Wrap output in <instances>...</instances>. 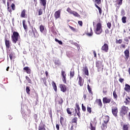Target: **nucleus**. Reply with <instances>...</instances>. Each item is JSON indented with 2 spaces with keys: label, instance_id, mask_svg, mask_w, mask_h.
<instances>
[{
  "label": "nucleus",
  "instance_id": "48",
  "mask_svg": "<svg viewBox=\"0 0 130 130\" xmlns=\"http://www.w3.org/2000/svg\"><path fill=\"white\" fill-rule=\"evenodd\" d=\"M116 43L119 44H121V43H122V39H119L118 40H116Z\"/></svg>",
  "mask_w": 130,
  "mask_h": 130
},
{
  "label": "nucleus",
  "instance_id": "63",
  "mask_svg": "<svg viewBox=\"0 0 130 130\" xmlns=\"http://www.w3.org/2000/svg\"><path fill=\"white\" fill-rule=\"evenodd\" d=\"M93 55L94 57H97V54L96 53V51H93Z\"/></svg>",
  "mask_w": 130,
  "mask_h": 130
},
{
  "label": "nucleus",
  "instance_id": "28",
  "mask_svg": "<svg viewBox=\"0 0 130 130\" xmlns=\"http://www.w3.org/2000/svg\"><path fill=\"white\" fill-rule=\"evenodd\" d=\"M72 111H74V109L73 108H68L67 109V112L68 113V114H70V115H72Z\"/></svg>",
  "mask_w": 130,
  "mask_h": 130
},
{
  "label": "nucleus",
  "instance_id": "64",
  "mask_svg": "<svg viewBox=\"0 0 130 130\" xmlns=\"http://www.w3.org/2000/svg\"><path fill=\"white\" fill-rule=\"evenodd\" d=\"M56 127L57 130H59V125L58 124H56Z\"/></svg>",
  "mask_w": 130,
  "mask_h": 130
},
{
  "label": "nucleus",
  "instance_id": "33",
  "mask_svg": "<svg viewBox=\"0 0 130 130\" xmlns=\"http://www.w3.org/2000/svg\"><path fill=\"white\" fill-rule=\"evenodd\" d=\"M128 127H129V124H124L123 125V130H128Z\"/></svg>",
  "mask_w": 130,
  "mask_h": 130
},
{
  "label": "nucleus",
  "instance_id": "60",
  "mask_svg": "<svg viewBox=\"0 0 130 130\" xmlns=\"http://www.w3.org/2000/svg\"><path fill=\"white\" fill-rule=\"evenodd\" d=\"M14 54H13V53H11L10 55H9V57L11 59V60H12V59H13V56Z\"/></svg>",
  "mask_w": 130,
  "mask_h": 130
},
{
  "label": "nucleus",
  "instance_id": "52",
  "mask_svg": "<svg viewBox=\"0 0 130 130\" xmlns=\"http://www.w3.org/2000/svg\"><path fill=\"white\" fill-rule=\"evenodd\" d=\"M25 79L29 84H31V79H30V78H29L28 76H26Z\"/></svg>",
  "mask_w": 130,
  "mask_h": 130
},
{
  "label": "nucleus",
  "instance_id": "27",
  "mask_svg": "<svg viewBox=\"0 0 130 130\" xmlns=\"http://www.w3.org/2000/svg\"><path fill=\"white\" fill-rule=\"evenodd\" d=\"M22 24L25 31H27V29H28V26H27V24H26L25 20H22Z\"/></svg>",
  "mask_w": 130,
  "mask_h": 130
},
{
  "label": "nucleus",
  "instance_id": "62",
  "mask_svg": "<svg viewBox=\"0 0 130 130\" xmlns=\"http://www.w3.org/2000/svg\"><path fill=\"white\" fill-rule=\"evenodd\" d=\"M105 35H106V34H108L109 33V29H106L105 30Z\"/></svg>",
  "mask_w": 130,
  "mask_h": 130
},
{
  "label": "nucleus",
  "instance_id": "29",
  "mask_svg": "<svg viewBox=\"0 0 130 130\" xmlns=\"http://www.w3.org/2000/svg\"><path fill=\"white\" fill-rule=\"evenodd\" d=\"M129 100H130L129 96H127V99H125V100L124 102V103H125V105H129V103H130Z\"/></svg>",
  "mask_w": 130,
  "mask_h": 130
},
{
  "label": "nucleus",
  "instance_id": "36",
  "mask_svg": "<svg viewBox=\"0 0 130 130\" xmlns=\"http://www.w3.org/2000/svg\"><path fill=\"white\" fill-rule=\"evenodd\" d=\"M45 124L39 125V130H45Z\"/></svg>",
  "mask_w": 130,
  "mask_h": 130
},
{
  "label": "nucleus",
  "instance_id": "17",
  "mask_svg": "<svg viewBox=\"0 0 130 130\" xmlns=\"http://www.w3.org/2000/svg\"><path fill=\"white\" fill-rule=\"evenodd\" d=\"M60 90L63 92H67V86L63 85V84H60Z\"/></svg>",
  "mask_w": 130,
  "mask_h": 130
},
{
  "label": "nucleus",
  "instance_id": "55",
  "mask_svg": "<svg viewBox=\"0 0 130 130\" xmlns=\"http://www.w3.org/2000/svg\"><path fill=\"white\" fill-rule=\"evenodd\" d=\"M74 45H75V46H76V47H77V48H80V45L77 43H74Z\"/></svg>",
  "mask_w": 130,
  "mask_h": 130
},
{
  "label": "nucleus",
  "instance_id": "8",
  "mask_svg": "<svg viewBox=\"0 0 130 130\" xmlns=\"http://www.w3.org/2000/svg\"><path fill=\"white\" fill-rule=\"evenodd\" d=\"M61 75L62 76V80L64 84H67V74L66 72L63 70L61 72Z\"/></svg>",
  "mask_w": 130,
  "mask_h": 130
},
{
  "label": "nucleus",
  "instance_id": "56",
  "mask_svg": "<svg viewBox=\"0 0 130 130\" xmlns=\"http://www.w3.org/2000/svg\"><path fill=\"white\" fill-rule=\"evenodd\" d=\"M78 24L79 25V26H81V27H82V26H83V21H78Z\"/></svg>",
  "mask_w": 130,
  "mask_h": 130
},
{
  "label": "nucleus",
  "instance_id": "1",
  "mask_svg": "<svg viewBox=\"0 0 130 130\" xmlns=\"http://www.w3.org/2000/svg\"><path fill=\"white\" fill-rule=\"evenodd\" d=\"M112 113L115 117H117V114L118 113V108L117 107V104L115 102H112Z\"/></svg>",
  "mask_w": 130,
  "mask_h": 130
},
{
  "label": "nucleus",
  "instance_id": "45",
  "mask_svg": "<svg viewBox=\"0 0 130 130\" xmlns=\"http://www.w3.org/2000/svg\"><path fill=\"white\" fill-rule=\"evenodd\" d=\"M26 91L27 94H28V95H30V87L27 86L26 88Z\"/></svg>",
  "mask_w": 130,
  "mask_h": 130
},
{
  "label": "nucleus",
  "instance_id": "7",
  "mask_svg": "<svg viewBox=\"0 0 130 130\" xmlns=\"http://www.w3.org/2000/svg\"><path fill=\"white\" fill-rule=\"evenodd\" d=\"M5 45L6 46V48H10L11 45H10V36L8 37L7 35H5Z\"/></svg>",
  "mask_w": 130,
  "mask_h": 130
},
{
  "label": "nucleus",
  "instance_id": "13",
  "mask_svg": "<svg viewBox=\"0 0 130 130\" xmlns=\"http://www.w3.org/2000/svg\"><path fill=\"white\" fill-rule=\"evenodd\" d=\"M71 124H74L75 126L78 125V118L77 117H73L70 122Z\"/></svg>",
  "mask_w": 130,
  "mask_h": 130
},
{
  "label": "nucleus",
  "instance_id": "12",
  "mask_svg": "<svg viewBox=\"0 0 130 130\" xmlns=\"http://www.w3.org/2000/svg\"><path fill=\"white\" fill-rule=\"evenodd\" d=\"M90 130H96V123L95 121H91L90 123Z\"/></svg>",
  "mask_w": 130,
  "mask_h": 130
},
{
  "label": "nucleus",
  "instance_id": "54",
  "mask_svg": "<svg viewBox=\"0 0 130 130\" xmlns=\"http://www.w3.org/2000/svg\"><path fill=\"white\" fill-rule=\"evenodd\" d=\"M107 27H108V28L109 29H111V28L112 25H111V23L110 22H108L107 23Z\"/></svg>",
  "mask_w": 130,
  "mask_h": 130
},
{
  "label": "nucleus",
  "instance_id": "34",
  "mask_svg": "<svg viewBox=\"0 0 130 130\" xmlns=\"http://www.w3.org/2000/svg\"><path fill=\"white\" fill-rule=\"evenodd\" d=\"M113 96L114 99L117 100V98H118V96L117 95V94H116V90L115 89L113 92Z\"/></svg>",
  "mask_w": 130,
  "mask_h": 130
},
{
  "label": "nucleus",
  "instance_id": "11",
  "mask_svg": "<svg viewBox=\"0 0 130 130\" xmlns=\"http://www.w3.org/2000/svg\"><path fill=\"white\" fill-rule=\"evenodd\" d=\"M77 79H78V84L80 87H83L84 85V80L83 78H82V77L81 76L78 75Z\"/></svg>",
  "mask_w": 130,
  "mask_h": 130
},
{
  "label": "nucleus",
  "instance_id": "10",
  "mask_svg": "<svg viewBox=\"0 0 130 130\" xmlns=\"http://www.w3.org/2000/svg\"><path fill=\"white\" fill-rule=\"evenodd\" d=\"M61 12V10L59 9L56 11L54 13V17L55 20H57V19H59L60 18V13Z\"/></svg>",
  "mask_w": 130,
  "mask_h": 130
},
{
  "label": "nucleus",
  "instance_id": "6",
  "mask_svg": "<svg viewBox=\"0 0 130 130\" xmlns=\"http://www.w3.org/2000/svg\"><path fill=\"white\" fill-rule=\"evenodd\" d=\"M102 24H101V23H98L96 24V27L95 30V34H97V35H100L101 33H102Z\"/></svg>",
  "mask_w": 130,
  "mask_h": 130
},
{
  "label": "nucleus",
  "instance_id": "18",
  "mask_svg": "<svg viewBox=\"0 0 130 130\" xmlns=\"http://www.w3.org/2000/svg\"><path fill=\"white\" fill-rule=\"evenodd\" d=\"M95 102H96V104H98V105L99 106H100V107L101 108H102V106H103V104H102V102L101 101V99H96L95 100Z\"/></svg>",
  "mask_w": 130,
  "mask_h": 130
},
{
  "label": "nucleus",
  "instance_id": "57",
  "mask_svg": "<svg viewBox=\"0 0 130 130\" xmlns=\"http://www.w3.org/2000/svg\"><path fill=\"white\" fill-rule=\"evenodd\" d=\"M76 126V125H74L73 124H71V126L69 130H74V126Z\"/></svg>",
  "mask_w": 130,
  "mask_h": 130
},
{
  "label": "nucleus",
  "instance_id": "47",
  "mask_svg": "<svg viewBox=\"0 0 130 130\" xmlns=\"http://www.w3.org/2000/svg\"><path fill=\"white\" fill-rule=\"evenodd\" d=\"M55 41H56V42H57L58 43H59V44H60V45H62V42L61 41H59L57 39L55 38Z\"/></svg>",
  "mask_w": 130,
  "mask_h": 130
},
{
  "label": "nucleus",
  "instance_id": "44",
  "mask_svg": "<svg viewBox=\"0 0 130 130\" xmlns=\"http://www.w3.org/2000/svg\"><path fill=\"white\" fill-rule=\"evenodd\" d=\"M86 35L89 37H91L93 35V30H92V28L90 29V32H87L86 34Z\"/></svg>",
  "mask_w": 130,
  "mask_h": 130
},
{
  "label": "nucleus",
  "instance_id": "40",
  "mask_svg": "<svg viewBox=\"0 0 130 130\" xmlns=\"http://www.w3.org/2000/svg\"><path fill=\"white\" fill-rule=\"evenodd\" d=\"M87 112H88V113H89L90 114V113H91L92 108L91 107H90V106H87Z\"/></svg>",
  "mask_w": 130,
  "mask_h": 130
},
{
  "label": "nucleus",
  "instance_id": "14",
  "mask_svg": "<svg viewBox=\"0 0 130 130\" xmlns=\"http://www.w3.org/2000/svg\"><path fill=\"white\" fill-rule=\"evenodd\" d=\"M40 3L41 6H43L44 11L46 9V0H40Z\"/></svg>",
  "mask_w": 130,
  "mask_h": 130
},
{
  "label": "nucleus",
  "instance_id": "42",
  "mask_svg": "<svg viewBox=\"0 0 130 130\" xmlns=\"http://www.w3.org/2000/svg\"><path fill=\"white\" fill-rule=\"evenodd\" d=\"M40 31L41 33H43V31H44V26L43 25L40 26Z\"/></svg>",
  "mask_w": 130,
  "mask_h": 130
},
{
  "label": "nucleus",
  "instance_id": "51",
  "mask_svg": "<svg viewBox=\"0 0 130 130\" xmlns=\"http://www.w3.org/2000/svg\"><path fill=\"white\" fill-rule=\"evenodd\" d=\"M67 12H68V13H69V14H72V13L74 12V11H73L72 10V9H71V8H67Z\"/></svg>",
  "mask_w": 130,
  "mask_h": 130
},
{
  "label": "nucleus",
  "instance_id": "61",
  "mask_svg": "<svg viewBox=\"0 0 130 130\" xmlns=\"http://www.w3.org/2000/svg\"><path fill=\"white\" fill-rule=\"evenodd\" d=\"M69 28L71 29V30H72V31H76V29H75V28H74L73 26L69 25Z\"/></svg>",
  "mask_w": 130,
  "mask_h": 130
},
{
  "label": "nucleus",
  "instance_id": "4",
  "mask_svg": "<svg viewBox=\"0 0 130 130\" xmlns=\"http://www.w3.org/2000/svg\"><path fill=\"white\" fill-rule=\"evenodd\" d=\"M10 3H12V2H14V0H8L7 2V10L9 13H12V11H15L16 10V5H15V4L12 3L11 5V8H10Z\"/></svg>",
  "mask_w": 130,
  "mask_h": 130
},
{
  "label": "nucleus",
  "instance_id": "32",
  "mask_svg": "<svg viewBox=\"0 0 130 130\" xmlns=\"http://www.w3.org/2000/svg\"><path fill=\"white\" fill-rule=\"evenodd\" d=\"M71 15H74L75 17H78V18H81V16L80 15V14H79L76 11H73V12H72Z\"/></svg>",
  "mask_w": 130,
  "mask_h": 130
},
{
  "label": "nucleus",
  "instance_id": "38",
  "mask_svg": "<svg viewBox=\"0 0 130 130\" xmlns=\"http://www.w3.org/2000/svg\"><path fill=\"white\" fill-rule=\"evenodd\" d=\"M103 92L105 95H107V87H103Z\"/></svg>",
  "mask_w": 130,
  "mask_h": 130
},
{
  "label": "nucleus",
  "instance_id": "20",
  "mask_svg": "<svg viewBox=\"0 0 130 130\" xmlns=\"http://www.w3.org/2000/svg\"><path fill=\"white\" fill-rule=\"evenodd\" d=\"M124 90L127 92V93H130V86L128 84H125V87L124 88Z\"/></svg>",
  "mask_w": 130,
  "mask_h": 130
},
{
  "label": "nucleus",
  "instance_id": "24",
  "mask_svg": "<svg viewBox=\"0 0 130 130\" xmlns=\"http://www.w3.org/2000/svg\"><path fill=\"white\" fill-rule=\"evenodd\" d=\"M21 18H25L26 17V10L23 9L20 14Z\"/></svg>",
  "mask_w": 130,
  "mask_h": 130
},
{
  "label": "nucleus",
  "instance_id": "58",
  "mask_svg": "<svg viewBox=\"0 0 130 130\" xmlns=\"http://www.w3.org/2000/svg\"><path fill=\"white\" fill-rule=\"evenodd\" d=\"M123 81H124V79L123 78H120L119 79V82L120 83H123Z\"/></svg>",
  "mask_w": 130,
  "mask_h": 130
},
{
  "label": "nucleus",
  "instance_id": "37",
  "mask_svg": "<svg viewBox=\"0 0 130 130\" xmlns=\"http://www.w3.org/2000/svg\"><path fill=\"white\" fill-rule=\"evenodd\" d=\"M123 0H115V2L114 3H117V4L118 5V6H121L122 5V1Z\"/></svg>",
  "mask_w": 130,
  "mask_h": 130
},
{
  "label": "nucleus",
  "instance_id": "15",
  "mask_svg": "<svg viewBox=\"0 0 130 130\" xmlns=\"http://www.w3.org/2000/svg\"><path fill=\"white\" fill-rule=\"evenodd\" d=\"M125 55V60H127L128 59V57H129V50L128 49H126L124 52Z\"/></svg>",
  "mask_w": 130,
  "mask_h": 130
},
{
  "label": "nucleus",
  "instance_id": "2",
  "mask_svg": "<svg viewBox=\"0 0 130 130\" xmlns=\"http://www.w3.org/2000/svg\"><path fill=\"white\" fill-rule=\"evenodd\" d=\"M12 41L14 44H16L18 41H19V39L20 38V35L19 32L17 31H14L13 33V35L11 36Z\"/></svg>",
  "mask_w": 130,
  "mask_h": 130
},
{
  "label": "nucleus",
  "instance_id": "23",
  "mask_svg": "<svg viewBox=\"0 0 130 130\" xmlns=\"http://www.w3.org/2000/svg\"><path fill=\"white\" fill-rule=\"evenodd\" d=\"M51 84L54 91L56 92L57 91V87L56 86V83H55L54 81H52Z\"/></svg>",
  "mask_w": 130,
  "mask_h": 130
},
{
  "label": "nucleus",
  "instance_id": "21",
  "mask_svg": "<svg viewBox=\"0 0 130 130\" xmlns=\"http://www.w3.org/2000/svg\"><path fill=\"white\" fill-rule=\"evenodd\" d=\"M107 123H108L103 122V123L101 126L102 130H105L106 128H107Z\"/></svg>",
  "mask_w": 130,
  "mask_h": 130
},
{
  "label": "nucleus",
  "instance_id": "43",
  "mask_svg": "<svg viewBox=\"0 0 130 130\" xmlns=\"http://www.w3.org/2000/svg\"><path fill=\"white\" fill-rule=\"evenodd\" d=\"M122 22L123 24H125V23H126V17L123 16L122 17Z\"/></svg>",
  "mask_w": 130,
  "mask_h": 130
},
{
  "label": "nucleus",
  "instance_id": "50",
  "mask_svg": "<svg viewBox=\"0 0 130 130\" xmlns=\"http://www.w3.org/2000/svg\"><path fill=\"white\" fill-rule=\"evenodd\" d=\"M41 81H42L43 82L44 84H45V85L46 84V77L41 78Z\"/></svg>",
  "mask_w": 130,
  "mask_h": 130
},
{
  "label": "nucleus",
  "instance_id": "41",
  "mask_svg": "<svg viewBox=\"0 0 130 130\" xmlns=\"http://www.w3.org/2000/svg\"><path fill=\"white\" fill-rule=\"evenodd\" d=\"M64 121V118H63V117H62V116H60V123L61 124V125H62V124H63Z\"/></svg>",
  "mask_w": 130,
  "mask_h": 130
},
{
  "label": "nucleus",
  "instance_id": "49",
  "mask_svg": "<svg viewBox=\"0 0 130 130\" xmlns=\"http://www.w3.org/2000/svg\"><path fill=\"white\" fill-rule=\"evenodd\" d=\"M43 14V10H42V9H40L39 10V16H41V15H42Z\"/></svg>",
  "mask_w": 130,
  "mask_h": 130
},
{
  "label": "nucleus",
  "instance_id": "39",
  "mask_svg": "<svg viewBox=\"0 0 130 130\" xmlns=\"http://www.w3.org/2000/svg\"><path fill=\"white\" fill-rule=\"evenodd\" d=\"M87 89L88 90L89 93L93 95V92H92V88L90 87L89 84L87 85Z\"/></svg>",
  "mask_w": 130,
  "mask_h": 130
},
{
  "label": "nucleus",
  "instance_id": "35",
  "mask_svg": "<svg viewBox=\"0 0 130 130\" xmlns=\"http://www.w3.org/2000/svg\"><path fill=\"white\" fill-rule=\"evenodd\" d=\"M57 102L58 104L60 105H62V103H63V101L61 98H58Z\"/></svg>",
  "mask_w": 130,
  "mask_h": 130
},
{
  "label": "nucleus",
  "instance_id": "25",
  "mask_svg": "<svg viewBox=\"0 0 130 130\" xmlns=\"http://www.w3.org/2000/svg\"><path fill=\"white\" fill-rule=\"evenodd\" d=\"M24 71H26V72L28 74H31V69H30V68H29V67H25L23 68Z\"/></svg>",
  "mask_w": 130,
  "mask_h": 130
},
{
  "label": "nucleus",
  "instance_id": "19",
  "mask_svg": "<svg viewBox=\"0 0 130 130\" xmlns=\"http://www.w3.org/2000/svg\"><path fill=\"white\" fill-rule=\"evenodd\" d=\"M83 72L86 76H89V71L88 70V68L87 66H85L83 69Z\"/></svg>",
  "mask_w": 130,
  "mask_h": 130
},
{
  "label": "nucleus",
  "instance_id": "3",
  "mask_svg": "<svg viewBox=\"0 0 130 130\" xmlns=\"http://www.w3.org/2000/svg\"><path fill=\"white\" fill-rule=\"evenodd\" d=\"M96 68L98 69V72H101L103 71L104 65L103 64V60H96L95 62Z\"/></svg>",
  "mask_w": 130,
  "mask_h": 130
},
{
  "label": "nucleus",
  "instance_id": "53",
  "mask_svg": "<svg viewBox=\"0 0 130 130\" xmlns=\"http://www.w3.org/2000/svg\"><path fill=\"white\" fill-rule=\"evenodd\" d=\"M82 110L85 112V111H86V107H85V106H84L83 104H82Z\"/></svg>",
  "mask_w": 130,
  "mask_h": 130
},
{
  "label": "nucleus",
  "instance_id": "30",
  "mask_svg": "<svg viewBox=\"0 0 130 130\" xmlns=\"http://www.w3.org/2000/svg\"><path fill=\"white\" fill-rule=\"evenodd\" d=\"M94 6L99 10V14L102 15V9L100 8L99 6H98V5H97L96 4H94Z\"/></svg>",
  "mask_w": 130,
  "mask_h": 130
},
{
  "label": "nucleus",
  "instance_id": "5",
  "mask_svg": "<svg viewBox=\"0 0 130 130\" xmlns=\"http://www.w3.org/2000/svg\"><path fill=\"white\" fill-rule=\"evenodd\" d=\"M127 111H128V107L125 106H123L121 108V110L120 111V115L123 117L124 115L127 114Z\"/></svg>",
  "mask_w": 130,
  "mask_h": 130
},
{
  "label": "nucleus",
  "instance_id": "46",
  "mask_svg": "<svg viewBox=\"0 0 130 130\" xmlns=\"http://www.w3.org/2000/svg\"><path fill=\"white\" fill-rule=\"evenodd\" d=\"M94 2L95 3V5H97V6L101 4V0H94Z\"/></svg>",
  "mask_w": 130,
  "mask_h": 130
},
{
  "label": "nucleus",
  "instance_id": "22",
  "mask_svg": "<svg viewBox=\"0 0 130 130\" xmlns=\"http://www.w3.org/2000/svg\"><path fill=\"white\" fill-rule=\"evenodd\" d=\"M76 106L78 111L77 113V115H78V117H81V112H80V106H79V105H78V104H76Z\"/></svg>",
  "mask_w": 130,
  "mask_h": 130
},
{
  "label": "nucleus",
  "instance_id": "16",
  "mask_svg": "<svg viewBox=\"0 0 130 130\" xmlns=\"http://www.w3.org/2000/svg\"><path fill=\"white\" fill-rule=\"evenodd\" d=\"M111 101V99H108L107 97L103 98V102L104 104H107V103H110Z\"/></svg>",
  "mask_w": 130,
  "mask_h": 130
},
{
  "label": "nucleus",
  "instance_id": "26",
  "mask_svg": "<svg viewBox=\"0 0 130 130\" xmlns=\"http://www.w3.org/2000/svg\"><path fill=\"white\" fill-rule=\"evenodd\" d=\"M109 121V116H105L104 118L103 122H105L106 123H108Z\"/></svg>",
  "mask_w": 130,
  "mask_h": 130
},
{
  "label": "nucleus",
  "instance_id": "9",
  "mask_svg": "<svg viewBox=\"0 0 130 130\" xmlns=\"http://www.w3.org/2000/svg\"><path fill=\"white\" fill-rule=\"evenodd\" d=\"M109 50L108 44L105 43L101 48V50L105 51V52H108Z\"/></svg>",
  "mask_w": 130,
  "mask_h": 130
},
{
  "label": "nucleus",
  "instance_id": "31",
  "mask_svg": "<svg viewBox=\"0 0 130 130\" xmlns=\"http://www.w3.org/2000/svg\"><path fill=\"white\" fill-rule=\"evenodd\" d=\"M70 79H73V78H74V76H75V71L74 70H71L70 72Z\"/></svg>",
  "mask_w": 130,
  "mask_h": 130
},
{
  "label": "nucleus",
  "instance_id": "59",
  "mask_svg": "<svg viewBox=\"0 0 130 130\" xmlns=\"http://www.w3.org/2000/svg\"><path fill=\"white\" fill-rule=\"evenodd\" d=\"M34 118L35 119V120H37V118H38V116L37 115V114H35L34 115Z\"/></svg>",
  "mask_w": 130,
  "mask_h": 130
}]
</instances>
